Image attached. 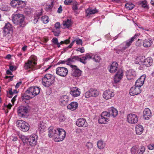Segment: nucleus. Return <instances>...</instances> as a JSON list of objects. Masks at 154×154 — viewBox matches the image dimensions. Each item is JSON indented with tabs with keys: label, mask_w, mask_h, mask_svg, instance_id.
<instances>
[{
	"label": "nucleus",
	"mask_w": 154,
	"mask_h": 154,
	"mask_svg": "<svg viewBox=\"0 0 154 154\" xmlns=\"http://www.w3.org/2000/svg\"><path fill=\"white\" fill-rule=\"evenodd\" d=\"M118 68V63L116 62H113L111 65L109 71L112 73L115 72Z\"/></svg>",
	"instance_id": "393cba45"
},
{
	"label": "nucleus",
	"mask_w": 154,
	"mask_h": 154,
	"mask_svg": "<svg viewBox=\"0 0 154 154\" xmlns=\"http://www.w3.org/2000/svg\"><path fill=\"white\" fill-rule=\"evenodd\" d=\"M62 7L61 5L60 6L57 10V12L59 13H60L62 11Z\"/></svg>",
	"instance_id": "338daca9"
},
{
	"label": "nucleus",
	"mask_w": 154,
	"mask_h": 154,
	"mask_svg": "<svg viewBox=\"0 0 154 154\" xmlns=\"http://www.w3.org/2000/svg\"><path fill=\"white\" fill-rule=\"evenodd\" d=\"M12 25L9 23H6L4 27L3 32L5 33V34L6 35L12 32Z\"/></svg>",
	"instance_id": "bb28decb"
},
{
	"label": "nucleus",
	"mask_w": 154,
	"mask_h": 154,
	"mask_svg": "<svg viewBox=\"0 0 154 154\" xmlns=\"http://www.w3.org/2000/svg\"><path fill=\"white\" fill-rule=\"evenodd\" d=\"M146 77L145 75H143L141 76L136 82L135 85L141 88L144 84Z\"/></svg>",
	"instance_id": "412c9836"
},
{
	"label": "nucleus",
	"mask_w": 154,
	"mask_h": 154,
	"mask_svg": "<svg viewBox=\"0 0 154 154\" xmlns=\"http://www.w3.org/2000/svg\"><path fill=\"white\" fill-rule=\"evenodd\" d=\"M152 60L151 57H148L144 59L143 61H141L138 63H136L137 64H140L141 63H143V64L145 65L146 67H149L152 64Z\"/></svg>",
	"instance_id": "4be33fe9"
},
{
	"label": "nucleus",
	"mask_w": 154,
	"mask_h": 154,
	"mask_svg": "<svg viewBox=\"0 0 154 154\" xmlns=\"http://www.w3.org/2000/svg\"><path fill=\"white\" fill-rule=\"evenodd\" d=\"M48 136L50 137H53L55 141L59 142L64 140L66 137V133L63 129L57 128H53L52 127L48 128Z\"/></svg>",
	"instance_id": "f257e3e1"
},
{
	"label": "nucleus",
	"mask_w": 154,
	"mask_h": 154,
	"mask_svg": "<svg viewBox=\"0 0 154 154\" xmlns=\"http://www.w3.org/2000/svg\"><path fill=\"white\" fill-rule=\"evenodd\" d=\"M76 44L78 45H82V41L81 39H78L75 40Z\"/></svg>",
	"instance_id": "052dcab7"
},
{
	"label": "nucleus",
	"mask_w": 154,
	"mask_h": 154,
	"mask_svg": "<svg viewBox=\"0 0 154 154\" xmlns=\"http://www.w3.org/2000/svg\"><path fill=\"white\" fill-rule=\"evenodd\" d=\"M60 23L59 22H57L55 24L54 26H55V28L57 29H60Z\"/></svg>",
	"instance_id": "6e6d98bb"
},
{
	"label": "nucleus",
	"mask_w": 154,
	"mask_h": 154,
	"mask_svg": "<svg viewBox=\"0 0 154 154\" xmlns=\"http://www.w3.org/2000/svg\"><path fill=\"white\" fill-rule=\"evenodd\" d=\"M37 138V135L35 134H32L28 138L27 143L30 145L34 146L36 144Z\"/></svg>",
	"instance_id": "4468645a"
},
{
	"label": "nucleus",
	"mask_w": 154,
	"mask_h": 154,
	"mask_svg": "<svg viewBox=\"0 0 154 154\" xmlns=\"http://www.w3.org/2000/svg\"><path fill=\"white\" fill-rule=\"evenodd\" d=\"M78 106V103L76 102H72L68 104L67 107L68 109L72 111H74L76 109Z\"/></svg>",
	"instance_id": "cd10ccee"
},
{
	"label": "nucleus",
	"mask_w": 154,
	"mask_h": 154,
	"mask_svg": "<svg viewBox=\"0 0 154 154\" xmlns=\"http://www.w3.org/2000/svg\"><path fill=\"white\" fill-rule=\"evenodd\" d=\"M127 118L128 122L130 123H136L138 121V118L137 116L133 113L128 114L127 116Z\"/></svg>",
	"instance_id": "9b49d317"
},
{
	"label": "nucleus",
	"mask_w": 154,
	"mask_h": 154,
	"mask_svg": "<svg viewBox=\"0 0 154 154\" xmlns=\"http://www.w3.org/2000/svg\"><path fill=\"white\" fill-rule=\"evenodd\" d=\"M138 35H135L134 36L131 37L126 41L123 42L119 45V48H121L120 51H123L129 48L132 44L134 39Z\"/></svg>",
	"instance_id": "39448f33"
},
{
	"label": "nucleus",
	"mask_w": 154,
	"mask_h": 154,
	"mask_svg": "<svg viewBox=\"0 0 154 154\" xmlns=\"http://www.w3.org/2000/svg\"><path fill=\"white\" fill-rule=\"evenodd\" d=\"M11 5L13 7H17V11H18V10L22 11L23 10L25 5L24 2L18 0H13L11 2Z\"/></svg>",
	"instance_id": "423d86ee"
},
{
	"label": "nucleus",
	"mask_w": 154,
	"mask_h": 154,
	"mask_svg": "<svg viewBox=\"0 0 154 154\" xmlns=\"http://www.w3.org/2000/svg\"><path fill=\"white\" fill-rule=\"evenodd\" d=\"M93 56L94 54L91 53L86 54L85 56L82 57L81 62L84 64L86 63V61L87 60H89L90 59H92Z\"/></svg>",
	"instance_id": "5701e85b"
},
{
	"label": "nucleus",
	"mask_w": 154,
	"mask_h": 154,
	"mask_svg": "<svg viewBox=\"0 0 154 154\" xmlns=\"http://www.w3.org/2000/svg\"><path fill=\"white\" fill-rule=\"evenodd\" d=\"M147 147L148 149L150 150L154 149V144H149L148 146Z\"/></svg>",
	"instance_id": "5fc2aeb1"
},
{
	"label": "nucleus",
	"mask_w": 154,
	"mask_h": 154,
	"mask_svg": "<svg viewBox=\"0 0 154 154\" xmlns=\"http://www.w3.org/2000/svg\"><path fill=\"white\" fill-rule=\"evenodd\" d=\"M90 91L91 95V97H96L99 94V91L95 89L91 88Z\"/></svg>",
	"instance_id": "f704fd0d"
},
{
	"label": "nucleus",
	"mask_w": 154,
	"mask_h": 154,
	"mask_svg": "<svg viewBox=\"0 0 154 154\" xmlns=\"http://www.w3.org/2000/svg\"><path fill=\"white\" fill-rule=\"evenodd\" d=\"M123 75V70L122 69L119 70L117 73L115 75L114 78V81L115 83H117L119 82Z\"/></svg>",
	"instance_id": "a211bd4d"
},
{
	"label": "nucleus",
	"mask_w": 154,
	"mask_h": 154,
	"mask_svg": "<svg viewBox=\"0 0 154 154\" xmlns=\"http://www.w3.org/2000/svg\"><path fill=\"white\" fill-rule=\"evenodd\" d=\"M109 114V116L110 115L112 116L113 117L116 116L118 113V112L117 109L112 107L109 108V112H107Z\"/></svg>",
	"instance_id": "7c9ffc66"
},
{
	"label": "nucleus",
	"mask_w": 154,
	"mask_h": 154,
	"mask_svg": "<svg viewBox=\"0 0 154 154\" xmlns=\"http://www.w3.org/2000/svg\"><path fill=\"white\" fill-rule=\"evenodd\" d=\"M56 71L57 74L63 77H65L68 73L67 68L63 67H57L56 69Z\"/></svg>",
	"instance_id": "9d476101"
},
{
	"label": "nucleus",
	"mask_w": 154,
	"mask_h": 154,
	"mask_svg": "<svg viewBox=\"0 0 154 154\" xmlns=\"http://www.w3.org/2000/svg\"><path fill=\"white\" fill-rule=\"evenodd\" d=\"M151 113L150 110L148 108L145 109L143 111V116L146 120L148 119L151 117Z\"/></svg>",
	"instance_id": "c85d7f7f"
},
{
	"label": "nucleus",
	"mask_w": 154,
	"mask_h": 154,
	"mask_svg": "<svg viewBox=\"0 0 154 154\" xmlns=\"http://www.w3.org/2000/svg\"><path fill=\"white\" fill-rule=\"evenodd\" d=\"M145 151V147L141 146L139 149H138L137 154H143Z\"/></svg>",
	"instance_id": "a19ab883"
},
{
	"label": "nucleus",
	"mask_w": 154,
	"mask_h": 154,
	"mask_svg": "<svg viewBox=\"0 0 154 154\" xmlns=\"http://www.w3.org/2000/svg\"><path fill=\"white\" fill-rule=\"evenodd\" d=\"M17 126L23 132L28 131L29 129V125L28 123L22 120H19L17 122Z\"/></svg>",
	"instance_id": "0eeeda50"
},
{
	"label": "nucleus",
	"mask_w": 154,
	"mask_h": 154,
	"mask_svg": "<svg viewBox=\"0 0 154 154\" xmlns=\"http://www.w3.org/2000/svg\"><path fill=\"white\" fill-rule=\"evenodd\" d=\"M92 59L96 62H99L100 60V56L97 54H94Z\"/></svg>",
	"instance_id": "37998d69"
},
{
	"label": "nucleus",
	"mask_w": 154,
	"mask_h": 154,
	"mask_svg": "<svg viewBox=\"0 0 154 154\" xmlns=\"http://www.w3.org/2000/svg\"><path fill=\"white\" fill-rule=\"evenodd\" d=\"M63 25L64 28H69L71 26V20L67 19L66 21L63 22Z\"/></svg>",
	"instance_id": "e433bc0d"
},
{
	"label": "nucleus",
	"mask_w": 154,
	"mask_h": 154,
	"mask_svg": "<svg viewBox=\"0 0 154 154\" xmlns=\"http://www.w3.org/2000/svg\"><path fill=\"white\" fill-rule=\"evenodd\" d=\"M10 139L13 141H15L17 140V138L16 136H11L10 137Z\"/></svg>",
	"instance_id": "680f3d73"
},
{
	"label": "nucleus",
	"mask_w": 154,
	"mask_h": 154,
	"mask_svg": "<svg viewBox=\"0 0 154 154\" xmlns=\"http://www.w3.org/2000/svg\"><path fill=\"white\" fill-rule=\"evenodd\" d=\"M22 99L23 100H28L33 98L31 94H29L27 90L25 93L22 95Z\"/></svg>",
	"instance_id": "c756f323"
},
{
	"label": "nucleus",
	"mask_w": 154,
	"mask_h": 154,
	"mask_svg": "<svg viewBox=\"0 0 154 154\" xmlns=\"http://www.w3.org/2000/svg\"><path fill=\"white\" fill-rule=\"evenodd\" d=\"M138 147L135 146H133L131 149V152L132 154H135L138 150Z\"/></svg>",
	"instance_id": "c03bdc74"
},
{
	"label": "nucleus",
	"mask_w": 154,
	"mask_h": 154,
	"mask_svg": "<svg viewBox=\"0 0 154 154\" xmlns=\"http://www.w3.org/2000/svg\"><path fill=\"white\" fill-rule=\"evenodd\" d=\"M136 133L137 134L140 135L142 134L143 130V127L141 125H137L135 128Z\"/></svg>",
	"instance_id": "72a5a7b5"
},
{
	"label": "nucleus",
	"mask_w": 154,
	"mask_h": 154,
	"mask_svg": "<svg viewBox=\"0 0 154 154\" xmlns=\"http://www.w3.org/2000/svg\"><path fill=\"white\" fill-rule=\"evenodd\" d=\"M97 145L99 149H103L105 147L106 144L102 140H99L98 141Z\"/></svg>",
	"instance_id": "4c0bfd02"
},
{
	"label": "nucleus",
	"mask_w": 154,
	"mask_h": 154,
	"mask_svg": "<svg viewBox=\"0 0 154 154\" xmlns=\"http://www.w3.org/2000/svg\"><path fill=\"white\" fill-rule=\"evenodd\" d=\"M75 40L73 41L68 46L67 48H71L72 47V46H73V44H74L75 42Z\"/></svg>",
	"instance_id": "69168bd1"
},
{
	"label": "nucleus",
	"mask_w": 154,
	"mask_h": 154,
	"mask_svg": "<svg viewBox=\"0 0 154 154\" xmlns=\"http://www.w3.org/2000/svg\"><path fill=\"white\" fill-rule=\"evenodd\" d=\"M54 77L51 74H46L42 79V85L46 87H49L54 82Z\"/></svg>",
	"instance_id": "20e7f679"
},
{
	"label": "nucleus",
	"mask_w": 154,
	"mask_h": 154,
	"mask_svg": "<svg viewBox=\"0 0 154 154\" xmlns=\"http://www.w3.org/2000/svg\"><path fill=\"white\" fill-rule=\"evenodd\" d=\"M37 57L34 55H32L27 62L25 63L24 65V69L28 71H33L36 69Z\"/></svg>",
	"instance_id": "7ed1b4c3"
},
{
	"label": "nucleus",
	"mask_w": 154,
	"mask_h": 154,
	"mask_svg": "<svg viewBox=\"0 0 154 154\" xmlns=\"http://www.w3.org/2000/svg\"><path fill=\"white\" fill-rule=\"evenodd\" d=\"M134 6V5L131 2L127 3L125 5L126 8L129 10L132 9Z\"/></svg>",
	"instance_id": "ea45409f"
},
{
	"label": "nucleus",
	"mask_w": 154,
	"mask_h": 154,
	"mask_svg": "<svg viewBox=\"0 0 154 154\" xmlns=\"http://www.w3.org/2000/svg\"><path fill=\"white\" fill-rule=\"evenodd\" d=\"M17 91L16 90H14L13 91H12V89L10 88L9 90V94L10 95H12L13 94H17Z\"/></svg>",
	"instance_id": "09e8293b"
},
{
	"label": "nucleus",
	"mask_w": 154,
	"mask_h": 154,
	"mask_svg": "<svg viewBox=\"0 0 154 154\" xmlns=\"http://www.w3.org/2000/svg\"><path fill=\"white\" fill-rule=\"evenodd\" d=\"M85 97L88 98L90 97H91V93L90 91V90H89L88 91H87L85 94Z\"/></svg>",
	"instance_id": "8fccbe9b"
},
{
	"label": "nucleus",
	"mask_w": 154,
	"mask_h": 154,
	"mask_svg": "<svg viewBox=\"0 0 154 154\" xmlns=\"http://www.w3.org/2000/svg\"><path fill=\"white\" fill-rule=\"evenodd\" d=\"M59 101L63 105H66L68 101V96L65 95L62 96L60 99Z\"/></svg>",
	"instance_id": "473e14b6"
},
{
	"label": "nucleus",
	"mask_w": 154,
	"mask_h": 154,
	"mask_svg": "<svg viewBox=\"0 0 154 154\" xmlns=\"http://www.w3.org/2000/svg\"><path fill=\"white\" fill-rule=\"evenodd\" d=\"M13 22L16 25H18L19 28H23L26 23L25 21V17L24 15L20 14H14L12 16Z\"/></svg>",
	"instance_id": "f03ea898"
},
{
	"label": "nucleus",
	"mask_w": 154,
	"mask_h": 154,
	"mask_svg": "<svg viewBox=\"0 0 154 154\" xmlns=\"http://www.w3.org/2000/svg\"><path fill=\"white\" fill-rule=\"evenodd\" d=\"M66 119V118L64 116L61 115L60 116L59 118V121L60 122H64Z\"/></svg>",
	"instance_id": "de8ad7c7"
},
{
	"label": "nucleus",
	"mask_w": 154,
	"mask_h": 154,
	"mask_svg": "<svg viewBox=\"0 0 154 154\" xmlns=\"http://www.w3.org/2000/svg\"><path fill=\"white\" fill-rule=\"evenodd\" d=\"M53 32L54 34V35L55 36H57L59 35V34L60 33V30H54L53 31Z\"/></svg>",
	"instance_id": "3c124183"
},
{
	"label": "nucleus",
	"mask_w": 154,
	"mask_h": 154,
	"mask_svg": "<svg viewBox=\"0 0 154 154\" xmlns=\"http://www.w3.org/2000/svg\"><path fill=\"white\" fill-rule=\"evenodd\" d=\"M72 2V0H65L64 4L66 5H70Z\"/></svg>",
	"instance_id": "13d9d810"
},
{
	"label": "nucleus",
	"mask_w": 154,
	"mask_h": 154,
	"mask_svg": "<svg viewBox=\"0 0 154 154\" xmlns=\"http://www.w3.org/2000/svg\"><path fill=\"white\" fill-rule=\"evenodd\" d=\"M76 51H80L81 53H83L85 52V49L83 47L79 48L76 49Z\"/></svg>",
	"instance_id": "864d4df0"
},
{
	"label": "nucleus",
	"mask_w": 154,
	"mask_h": 154,
	"mask_svg": "<svg viewBox=\"0 0 154 154\" xmlns=\"http://www.w3.org/2000/svg\"><path fill=\"white\" fill-rule=\"evenodd\" d=\"M9 69L12 71H13L16 70V69L14 68V66L12 65H11L9 66Z\"/></svg>",
	"instance_id": "0e129e2a"
},
{
	"label": "nucleus",
	"mask_w": 154,
	"mask_h": 154,
	"mask_svg": "<svg viewBox=\"0 0 154 154\" xmlns=\"http://www.w3.org/2000/svg\"><path fill=\"white\" fill-rule=\"evenodd\" d=\"M141 5L142 7L148 9V7L147 5V2L146 1H142L141 3Z\"/></svg>",
	"instance_id": "49530a36"
},
{
	"label": "nucleus",
	"mask_w": 154,
	"mask_h": 154,
	"mask_svg": "<svg viewBox=\"0 0 154 154\" xmlns=\"http://www.w3.org/2000/svg\"><path fill=\"white\" fill-rule=\"evenodd\" d=\"M82 58L79 57L78 56H74L71 58H68V61H70V63L74 62L75 60L80 61L81 62Z\"/></svg>",
	"instance_id": "c9c22d12"
},
{
	"label": "nucleus",
	"mask_w": 154,
	"mask_h": 154,
	"mask_svg": "<svg viewBox=\"0 0 154 154\" xmlns=\"http://www.w3.org/2000/svg\"><path fill=\"white\" fill-rule=\"evenodd\" d=\"M52 42L54 44L56 45L58 42V40L56 38H54L52 39Z\"/></svg>",
	"instance_id": "bf43d9fd"
},
{
	"label": "nucleus",
	"mask_w": 154,
	"mask_h": 154,
	"mask_svg": "<svg viewBox=\"0 0 154 154\" xmlns=\"http://www.w3.org/2000/svg\"><path fill=\"white\" fill-rule=\"evenodd\" d=\"M115 94L112 90L108 89L104 92L103 97L106 100H109L113 97Z\"/></svg>",
	"instance_id": "f8f14e48"
},
{
	"label": "nucleus",
	"mask_w": 154,
	"mask_h": 154,
	"mask_svg": "<svg viewBox=\"0 0 154 154\" xmlns=\"http://www.w3.org/2000/svg\"><path fill=\"white\" fill-rule=\"evenodd\" d=\"M153 43V41L150 38L146 39L143 42V46L145 48H148L151 46Z\"/></svg>",
	"instance_id": "a878e982"
},
{
	"label": "nucleus",
	"mask_w": 154,
	"mask_h": 154,
	"mask_svg": "<svg viewBox=\"0 0 154 154\" xmlns=\"http://www.w3.org/2000/svg\"><path fill=\"white\" fill-rule=\"evenodd\" d=\"M136 75V72L133 69H130L126 72V75L128 80H131L134 78Z\"/></svg>",
	"instance_id": "f3484780"
},
{
	"label": "nucleus",
	"mask_w": 154,
	"mask_h": 154,
	"mask_svg": "<svg viewBox=\"0 0 154 154\" xmlns=\"http://www.w3.org/2000/svg\"><path fill=\"white\" fill-rule=\"evenodd\" d=\"M70 94L74 97H77L80 95V91L78 88L74 87L70 89Z\"/></svg>",
	"instance_id": "6ab92c4d"
},
{
	"label": "nucleus",
	"mask_w": 154,
	"mask_h": 154,
	"mask_svg": "<svg viewBox=\"0 0 154 154\" xmlns=\"http://www.w3.org/2000/svg\"><path fill=\"white\" fill-rule=\"evenodd\" d=\"M38 19H39L38 17L35 16V17L34 19L33 20V23L35 24L38 21Z\"/></svg>",
	"instance_id": "e2e57ef3"
},
{
	"label": "nucleus",
	"mask_w": 154,
	"mask_h": 154,
	"mask_svg": "<svg viewBox=\"0 0 154 154\" xmlns=\"http://www.w3.org/2000/svg\"><path fill=\"white\" fill-rule=\"evenodd\" d=\"M98 11L96 9H92L89 8L85 10L86 15L87 17L90 15L95 14Z\"/></svg>",
	"instance_id": "2f4dec72"
},
{
	"label": "nucleus",
	"mask_w": 154,
	"mask_h": 154,
	"mask_svg": "<svg viewBox=\"0 0 154 154\" xmlns=\"http://www.w3.org/2000/svg\"><path fill=\"white\" fill-rule=\"evenodd\" d=\"M19 137L22 140L23 143H27L28 139V137L22 134H18Z\"/></svg>",
	"instance_id": "58836bf2"
},
{
	"label": "nucleus",
	"mask_w": 154,
	"mask_h": 154,
	"mask_svg": "<svg viewBox=\"0 0 154 154\" xmlns=\"http://www.w3.org/2000/svg\"><path fill=\"white\" fill-rule=\"evenodd\" d=\"M34 97L39 94L41 89L36 86L30 87L27 90Z\"/></svg>",
	"instance_id": "1a4fd4ad"
},
{
	"label": "nucleus",
	"mask_w": 154,
	"mask_h": 154,
	"mask_svg": "<svg viewBox=\"0 0 154 154\" xmlns=\"http://www.w3.org/2000/svg\"><path fill=\"white\" fill-rule=\"evenodd\" d=\"M70 63V61H68V59L66 60H60L58 63V64H63L66 63L67 65Z\"/></svg>",
	"instance_id": "a18cd8bd"
},
{
	"label": "nucleus",
	"mask_w": 154,
	"mask_h": 154,
	"mask_svg": "<svg viewBox=\"0 0 154 154\" xmlns=\"http://www.w3.org/2000/svg\"><path fill=\"white\" fill-rule=\"evenodd\" d=\"M41 20L45 24L47 23L49 21L48 17L46 15L43 16L41 18Z\"/></svg>",
	"instance_id": "79ce46f5"
},
{
	"label": "nucleus",
	"mask_w": 154,
	"mask_h": 154,
	"mask_svg": "<svg viewBox=\"0 0 154 154\" xmlns=\"http://www.w3.org/2000/svg\"><path fill=\"white\" fill-rule=\"evenodd\" d=\"M53 2V0H50L46 2L45 6V9L46 11L49 12L51 11L54 6Z\"/></svg>",
	"instance_id": "b1692460"
},
{
	"label": "nucleus",
	"mask_w": 154,
	"mask_h": 154,
	"mask_svg": "<svg viewBox=\"0 0 154 154\" xmlns=\"http://www.w3.org/2000/svg\"><path fill=\"white\" fill-rule=\"evenodd\" d=\"M86 146L87 147V148L88 149H91L93 147L92 144L90 142H87L86 143Z\"/></svg>",
	"instance_id": "603ef678"
},
{
	"label": "nucleus",
	"mask_w": 154,
	"mask_h": 154,
	"mask_svg": "<svg viewBox=\"0 0 154 154\" xmlns=\"http://www.w3.org/2000/svg\"><path fill=\"white\" fill-rule=\"evenodd\" d=\"M14 103H12V104H11V103H9L8 105H5V106L7 107V108L8 109H11V107L13 105H14Z\"/></svg>",
	"instance_id": "4d7b16f0"
},
{
	"label": "nucleus",
	"mask_w": 154,
	"mask_h": 154,
	"mask_svg": "<svg viewBox=\"0 0 154 154\" xmlns=\"http://www.w3.org/2000/svg\"><path fill=\"white\" fill-rule=\"evenodd\" d=\"M72 70L71 73V75L73 76H79L81 74V71L79 69L76 68V66H71Z\"/></svg>",
	"instance_id": "aec40b11"
},
{
	"label": "nucleus",
	"mask_w": 154,
	"mask_h": 154,
	"mask_svg": "<svg viewBox=\"0 0 154 154\" xmlns=\"http://www.w3.org/2000/svg\"><path fill=\"white\" fill-rule=\"evenodd\" d=\"M109 114L107 112H103L101 115L98 119L99 123L100 124H106L109 121Z\"/></svg>",
	"instance_id": "6e6552de"
},
{
	"label": "nucleus",
	"mask_w": 154,
	"mask_h": 154,
	"mask_svg": "<svg viewBox=\"0 0 154 154\" xmlns=\"http://www.w3.org/2000/svg\"><path fill=\"white\" fill-rule=\"evenodd\" d=\"M140 88L135 85L132 87L130 89L129 93L131 96H134L139 94L141 91Z\"/></svg>",
	"instance_id": "2eb2a0df"
},
{
	"label": "nucleus",
	"mask_w": 154,
	"mask_h": 154,
	"mask_svg": "<svg viewBox=\"0 0 154 154\" xmlns=\"http://www.w3.org/2000/svg\"><path fill=\"white\" fill-rule=\"evenodd\" d=\"M76 125L79 127L85 128L88 126L86 119L83 118L77 119L76 122Z\"/></svg>",
	"instance_id": "ddd939ff"
},
{
	"label": "nucleus",
	"mask_w": 154,
	"mask_h": 154,
	"mask_svg": "<svg viewBox=\"0 0 154 154\" xmlns=\"http://www.w3.org/2000/svg\"><path fill=\"white\" fill-rule=\"evenodd\" d=\"M28 112V110L26 107L20 106L18 109L17 112L18 115L21 117H23Z\"/></svg>",
	"instance_id": "dca6fc26"
},
{
	"label": "nucleus",
	"mask_w": 154,
	"mask_h": 154,
	"mask_svg": "<svg viewBox=\"0 0 154 154\" xmlns=\"http://www.w3.org/2000/svg\"><path fill=\"white\" fill-rule=\"evenodd\" d=\"M72 9L74 11H76V10H78V8L77 5H74L72 7Z\"/></svg>",
	"instance_id": "774afa93"
}]
</instances>
